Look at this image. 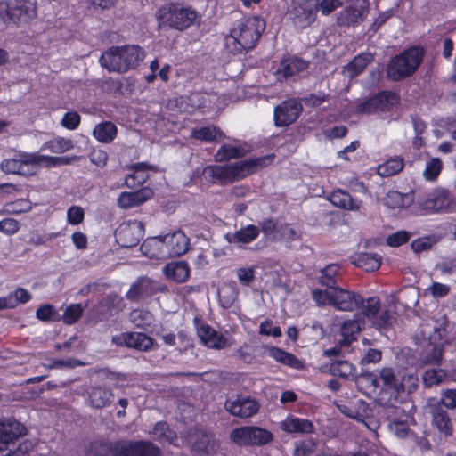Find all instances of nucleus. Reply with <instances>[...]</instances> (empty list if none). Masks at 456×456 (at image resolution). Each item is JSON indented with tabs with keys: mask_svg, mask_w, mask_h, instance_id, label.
<instances>
[{
	"mask_svg": "<svg viewBox=\"0 0 456 456\" xmlns=\"http://www.w3.org/2000/svg\"><path fill=\"white\" fill-rule=\"evenodd\" d=\"M114 400V394L110 388L104 386L92 387L88 391V403L95 409H102Z\"/></svg>",
	"mask_w": 456,
	"mask_h": 456,
	"instance_id": "c756f323",
	"label": "nucleus"
},
{
	"mask_svg": "<svg viewBox=\"0 0 456 456\" xmlns=\"http://www.w3.org/2000/svg\"><path fill=\"white\" fill-rule=\"evenodd\" d=\"M83 312L84 308L81 304H71L64 310L62 321L64 323L71 325L81 317Z\"/></svg>",
	"mask_w": 456,
	"mask_h": 456,
	"instance_id": "bf43d9fd",
	"label": "nucleus"
},
{
	"mask_svg": "<svg viewBox=\"0 0 456 456\" xmlns=\"http://www.w3.org/2000/svg\"><path fill=\"white\" fill-rule=\"evenodd\" d=\"M169 106L176 107L180 112L191 113L205 106L204 95L200 93H192L188 96H180L170 101Z\"/></svg>",
	"mask_w": 456,
	"mask_h": 456,
	"instance_id": "393cba45",
	"label": "nucleus"
},
{
	"mask_svg": "<svg viewBox=\"0 0 456 456\" xmlns=\"http://www.w3.org/2000/svg\"><path fill=\"white\" fill-rule=\"evenodd\" d=\"M143 255L152 259H167L168 253L166 247L164 235L146 239L141 245Z\"/></svg>",
	"mask_w": 456,
	"mask_h": 456,
	"instance_id": "5701e85b",
	"label": "nucleus"
},
{
	"mask_svg": "<svg viewBox=\"0 0 456 456\" xmlns=\"http://www.w3.org/2000/svg\"><path fill=\"white\" fill-rule=\"evenodd\" d=\"M338 266L336 265H327L321 271L319 281L322 286L333 289L336 284V276L338 274Z\"/></svg>",
	"mask_w": 456,
	"mask_h": 456,
	"instance_id": "4d7b16f0",
	"label": "nucleus"
},
{
	"mask_svg": "<svg viewBox=\"0 0 456 456\" xmlns=\"http://www.w3.org/2000/svg\"><path fill=\"white\" fill-rule=\"evenodd\" d=\"M410 194H403L399 191H390L386 198V205L390 208H406L412 201Z\"/></svg>",
	"mask_w": 456,
	"mask_h": 456,
	"instance_id": "864d4df0",
	"label": "nucleus"
},
{
	"mask_svg": "<svg viewBox=\"0 0 456 456\" xmlns=\"http://www.w3.org/2000/svg\"><path fill=\"white\" fill-rule=\"evenodd\" d=\"M402 370L391 367L381 369L376 377L378 382H381L387 389L397 392Z\"/></svg>",
	"mask_w": 456,
	"mask_h": 456,
	"instance_id": "c9c22d12",
	"label": "nucleus"
},
{
	"mask_svg": "<svg viewBox=\"0 0 456 456\" xmlns=\"http://www.w3.org/2000/svg\"><path fill=\"white\" fill-rule=\"evenodd\" d=\"M130 322L137 328L147 329L153 321L152 314L144 309H134L129 314Z\"/></svg>",
	"mask_w": 456,
	"mask_h": 456,
	"instance_id": "a18cd8bd",
	"label": "nucleus"
},
{
	"mask_svg": "<svg viewBox=\"0 0 456 456\" xmlns=\"http://www.w3.org/2000/svg\"><path fill=\"white\" fill-rule=\"evenodd\" d=\"M259 405L256 401L248 396L238 395L226 400L224 409L232 415L239 418H249L258 411Z\"/></svg>",
	"mask_w": 456,
	"mask_h": 456,
	"instance_id": "a211bd4d",
	"label": "nucleus"
},
{
	"mask_svg": "<svg viewBox=\"0 0 456 456\" xmlns=\"http://www.w3.org/2000/svg\"><path fill=\"white\" fill-rule=\"evenodd\" d=\"M417 203L426 212H456V201L452 194L444 189H436L419 197Z\"/></svg>",
	"mask_w": 456,
	"mask_h": 456,
	"instance_id": "1a4fd4ad",
	"label": "nucleus"
},
{
	"mask_svg": "<svg viewBox=\"0 0 456 456\" xmlns=\"http://www.w3.org/2000/svg\"><path fill=\"white\" fill-rule=\"evenodd\" d=\"M273 155H267L224 167H209L206 169V172H208L213 178H216L222 183L232 182L244 178L258 168L267 166L273 161Z\"/></svg>",
	"mask_w": 456,
	"mask_h": 456,
	"instance_id": "20e7f679",
	"label": "nucleus"
},
{
	"mask_svg": "<svg viewBox=\"0 0 456 456\" xmlns=\"http://www.w3.org/2000/svg\"><path fill=\"white\" fill-rule=\"evenodd\" d=\"M265 28V20L257 16L241 20L225 37V46L235 54L251 50Z\"/></svg>",
	"mask_w": 456,
	"mask_h": 456,
	"instance_id": "f257e3e1",
	"label": "nucleus"
},
{
	"mask_svg": "<svg viewBox=\"0 0 456 456\" xmlns=\"http://www.w3.org/2000/svg\"><path fill=\"white\" fill-rule=\"evenodd\" d=\"M362 328V322L359 320H347L344 322L340 330L342 339L339 340V343L344 346H349L355 339V335L361 331Z\"/></svg>",
	"mask_w": 456,
	"mask_h": 456,
	"instance_id": "58836bf2",
	"label": "nucleus"
},
{
	"mask_svg": "<svg viewBox=\"0 0 456 456\" xmlns=\"http://www.w3.org/2000/svg\"><path fill=\"white\" fill-rule=\"evenodd\" d=\"M303 111L302 103L297 99H288L275 107L273 112L276 126H287L293 124Z\"/></svg>",
	"mask_w": 456,
	"mask_h": 456,
	"instance_id": "2eb2a0df",
	"label": "nucleus"
},
{
	"mask_svg": "<svg viewBox=\"0 0 456 456\" xmlns=\"http://www.w3.org/2000/svg\"><path fill=\"white\" fill-rule=\"evenodd\" d=\"M312 294L314 300L318 305H332L333 289L329 288L325 290L314 289Z\"/></svg>",
	"mask_w": 456,
	"mask_h": 456,
	"instance_id": "e2e57ef3",
	"label": "nucleus"
},
{
	"mask_svg": "<svg viewBox=\"0 0 456 456\" xmlns=\"http://www.w3.org/2000/svg\"><path fill=\"white\" fill-rule=\"evenodd\" d=\"M308 67V62L297 57H289L281 61L279 69L277 70L278 76H282L287 79L297 73H299Z\"/></svg>",
	"mask_w": 456,
	"mask_h": 456,
	"instance_id": "7c9ffc66",
	"label": "nucleus"
},
{
	"mask_svg": "<svg viewBox=\"0 0 456 456\" xmlns=\"http://www.w3.org/2000/svg\"><path fill=\"white\" fill-rule=\"evenodd\" d=\"M162 290L163 289L152 280L147 277H141L132 284L126 293V298L131 301H138Z\"/></svg>",
	"mask_w": 456,
	"mask_h": 456,
	"instance_id": "4be33fe9",
	"label": "nucleus"
},
{
	"mask_svg": "<svg viewBox=\"0 0 456 456\" xmlns=\"http://www.w3.org/2000/svg\"><path fill=\"white\" fill-rule=\"evenodd\" d=\"M330 200L334 206L343 209L357 210L359 208L351 195L343 190L334 191L330 197Z\"/></svg>",
	"mask_w": 456,
	"mask_h": 456,
	"instance_id": "79ce46f5",
	"label": "nucleus"
},
{
	"mask_svg": "<svg viewBox=\"0 0 456 456\" xmlns=\"http://www.w3.org/2000/svg\"><path fill=\"white\" fill-rule=\"evenodd\" d=\"M319 0H293L291 15L294 24L300 28L310 26L316 19Z\"/></svg>",
	"mask_w": 456,
	"mask_h": 456,
	"instance_id": "9b49d317",
	"label": "nucleus"
},
{
	"mask_svg": "<svg viewBox=\"0 0 456 456\" xmlns=\"http://www.w3.org/2000/svg\"><path fill=\"white\" fill-rule=\"evenodd\" d=\"M246 150L238 144H224L216 154L219 161H226L231 159L240 158L246 153Z\"/></svg>",
	"mask_w": 456,
	"mask_h": 456,
	"instance_id": "49530a36",
	"label": "nucleus"
},
{
	"mask_svg": "<svg viewBox=\"0 0 456 456\" xmlns=\"http://www.w3.org/2000/svg\"><path fill=\"white\" fill-rule=\"evenodd\" d=\"M442 168V162L439 159H431L426 166L423 175L428 180H433L437 177Z\"/></svg>",
	"mask_w": 456,
	"mask_h": 456,
	"instance_id": "0e129e2a",
	"label": "nucleus"
},
{
	"mask_svg": "<svg viewBox=\"0 0 456 456\" xmlns=\"http://www.w3.org/2000/svg\"><path fill=\"white\" fill-rule=\"evenodd\" d=\"M143 231V224L139 221L123 222L115 231L116 241L123 248L134 247L142 238Z\"/></svg>",
	"mask_w": 456,
	"mask_h": 456,
	"instance_id": "4468645a",
	"label": "nucleus"
},
{
	"mask_svg": "<svg viewBox=\"0 0 456 456\" xmlns=\"http://www.w3.org/2000/svg\"><path fill=\"white\" fill-rule=\"evenodd\" d=\"M144 59V51L138 45L111 46L102 53L100 64L110 72L125 73L135 69Z\"/></svg>",
	"mask_w": 456,
	"mask_h": 456,
	"instance_id": "7ed1b4c3",
	"label": "nucleus"
},
{
	"mask_svg": "<svg viewBox=\"0 0 456 456\" xmlns=\"http://www.w3.org/2000/svg\"><path fill=\"white\" fill-rule=\"evenodd\" d=\"M31 206L29 201L26 200H19L15 202H11L5 205V209L4 212L9 214H18L22 212H27L30 210Z\"/></svg>",
	"mask_w": 456,
	"mask_h": 456,
	"instance_id": "69168bd1",
	"label": "nucleus"
},
{
	"mask_svg": "<svg viewBox=\"0 0 456 456\" xmlns=\"http://www.w3.org/2000/svg\"><path fill=\"white\" fill-rule=\"evenodd\" d=\"M404 167V160L402 157L396 156L380 164L377 172L382 177H389L400 173Z\"/></svg>",
	"mask_w": 456,
	"mask_h": 456,
	"instance_id": "ea45409f",
	"label": "nucleus"
},
{
	"mask_svg": "<svg viewBox=\"0 0 456 456\" xmlns=\"http://www.w3.org/2000/svg\"><path fill=\"white\" fill-rule=\"evenodd\" d=\"M223 136V133L216 126L193 128L191 132V137L208 142L216 141Z\"/></svg>",
	"mask_w": 456,
	"mask_h": 456,
	"instance_id": "8fccbe9b",
	"label": "nucleus"
},
{
	"mask_svg": "<svg viewBox=\"0 0 456 456\" xmlns=\"http://www.w3.org/2000/svg\"><path fill=\"white\" fill-rule=\"evenodd\" d=\"M362 297L348 289L333 288L332 306L339 311L353 312L360 307Z\"/></svg>",
	"mask_w": 456,
	"mask_h": 456,
	"instance_id": "aec40b11",
	"label": "nucleus"
},
{
	"mask_svg": "<svg viewBox=\"0 0 456 456\" xmlns=\"http://www.w3.org/2000/svg\"><path fill=\"white\" fill-rule=\"evenodd\" d=\"M268 354L277 362H280L288 366L293 367L295 369H301L303 367L302 362L298 360L294 354L285 352L284 350L278 347L273 346L268 348Z\"/></svg>",
	"mask_w": 456,
	"mask_h": 456,
	"instance_id": "a19ab883",
	"label": "nucleus"
},
{
	"mask_svg": "<svg viewBox=\"0 0 456 456\" xmlns=\"http://www.w3.org/2000/svg\"><path fill=\"white\" fill-rule=\"evenodd\" d=\"M429 329L428 326L425 330ZM434 335H428L427 331H423V336L430 341L431 347L421 357V362L425 365H439L443 358V348L436 346V341H439L444 336L445 330L440 328L433 327Z\"/></svg>",
	"mask_w": 456,
	"mask_h": 456,
	"instance_id": "412c9836",
	"label": "nucleus"
},
{
	"mask_svg": "<svg viewBox=\"0 0 456 456\" xmlns=\"http://www.w3.org/2000/svg\"><path fill=\"white\" fill-rule=\"evenodd\" d=\"M419 384L418 376L405 370H402L401 378L398 384V390L396 393L406 392L408 394L416 390Z\"/></svg>",
	"mask_w": 456,
	"mask_h": 456,
	"instance_id": "de8ad7c7",
	"label": "nucleus"
},
{
	"mask_svg": "<svg viewBox=\"0 0 456 456\" xmlns=\"http://www.w3.org/2000/svg\"><path fill=\"white\" fill-rule=\"evenodd\" d=\"M197 335L200 341L209 348L222 349L227 346L226 338L208 324L199 326Z\"/></svg>",
	"mask_w": 456,
	"mask_h": 456,
	"instance_id": "bb28decb",
	"label": "nucleus"
},
{
	"mask_svg": "<svg viewBox=\"0 0 456 456\" xmlns=\"http://www.w3.org/2000/svg\"><path fill=\"white\" fill-rule=\"evenodd\" d=\"M116 443L111 444L104 440L92 442L87 449V456H115L114 447Z\"/></svg>",
	"mask_w": 456,
	"mask_h": 456,
	"instance_id": "37998d69",
	"label": "nucleus"
},
{
	"mask_svg": "<svg viewBox=\"0 0 456 456\" xmlns=\"http://www.w3.org/2000/svg\"><path fill=\"white\" fill-rule=\"evenodd\" d=\"M37 0L0 1V21L4 24L28 23L37 16Z\"/></svg>",
	"mask_w": 456,
	"mask_h": 456,
	"instance_id": "0eeeda50",
	"label": "nucleus"
},
{
	"mask_svg": "<svg viewBox=\"0 0 456 456\" xmlns=\"http://www.w3.org/2000/svg\"><path fill=\"white\" fill-rule=\"evenodd\" d=\"M352 263L366 272H373L379 268L381 256L376 253L361 252L353 256Z\"/></svg>",
	"mask_w": 456,
	"mask_h": 456,
	"instance_id": "72a5a7b5",
	"label": "nucleus"
},
{
	"mask_svg": "<svg viewBox=\"0 0 456 456\" xmlns=\"http://www.w3.org/2000/svg\"><path fill=\"white\" fill-rule=\"evenodd\" d=\"M398 102L396 94L390 91L379 93L357 106V112L361 114H371L379 111H387Z\"/></svg>",
	"mask_w": 456,
	"mask_h": 456,
	"instance_id": "f8f14e48",
	"label": "nucleus"
},
{
	"mask_svg": "<svg viewBox=\"0 0 456 456\" xmlns=\"http://www.w3.org/2000/svg\"><path fill=\"white\" fill-rule=\"evenodd\" d=\"M360 306H362L363 315L370 320L375 327L380 329L390 324V313L388 310L380 309V300L377 297L362 298Z\"/></svg>",
	"mask_w": 456,
	"mask_h": 456,
	"instance_id": "dca6fc26",
	"label": "nucleus"
},
{
	"mask_svg": "<svg viewBox=\"0 0 456 456\" xmlns=\"http://www.w3.org/2000/svg\"><path fill=\"white\" fill-rule=\"evenodd\" d=\"M424 50L411 47L393 57L387 68V75L393 81L402 80L412 75L423 61Z\"/></svg>",
	"mask_w": 456,
	"mask_h": 456,
	"instance_id": "423d86ee",
	"label": "nucleus"
},
{
	"mask_svg": "<svg viewBox=\"0 0 456 456\" xmlns=\"http://www.w3.org/2000/svg\"><path fill=\"white\" fill-rule=\"evenodd\" d=\"M132 168L134 169V174L129 175L126 178V185L128 188H135L142 184L148 179V175L145 171L149 167L146 163L142 162L134 164Z\"/></svg>",
	"mask_w": 456,
	"mask_h": 456,
	"instance_id": "c03bdc74",
	"label": "nucleus"
},
{
	"mask_svg": "<svg viewBox=\"0 0 456 456\" xmlns=\"http://www.w3.org/2000/svg\"><path fill=\"white\" fill-rule=\"evenodd\" d=\"M93 135L101 142L110 143L117 135V127L112 122L105 121L95 126Z\"/></svg>",
	"mask_w": 456,
	"mask_h": 456,
	"instance_id": "e433bc0d",
	"label": "nucleus"
},
{
	"mask_svg": "<svg viewBox=\"0 0 456 456\" xmlns=\"http://www.w3.org/2000/svg\"><path fill=\"white\" fill-rule=\"evenodd\" d=\"M219 300L224 308H229L238 297V290L233 283L225 284L218 290Z\"/></svg>",
	"mask_w": 456,
	"mask_h": 456,
	"instance_id": "3c124183",
	"label": "nucleus"
},
{
	"mask_svg": "<svg viewBox=\"0 0 456 456\" xmlns=\"http://www.w3.org/2000/svg\"><path fill=\"white\" fill-rule=\"evenodd\" d=\"M432 421L437 429L445 436H451L453 432V426L449 413L441 406H436L432 411Z\"/></svg>",
	"mask_w": 456,
	"mask_h": 456,
	"instance_id": "473e14b6",
	"label": "nucleus"
},
{
	"mask_svg": "<svg viewBox=\"0 0 456 456\" xmlns=\"http://www.w3.org/2000/svg\"><path fill=\"white\" fill-rule=\"evenodd\" d=\"M151 435L159 443L175 444V441L177 439L176 433L165 421L157 422L151 431Z\"/></svg>",
	"mask_w": 456,
	"mask_h": 456,
	"instance_id": "4c0bfd02",
	"label": "nucleus"
},
{
	"mask_svg": "<svg viewBox=\"0 0 456 456\" xmlns=\"http://www.w3.org/2000/svg\"><path fill=\"white\" fill-rule=\"evenodd\" d=\"M229 438L238 446H262L273 440V435L260 427L244 426L232 429Z\"/></svg>",
	"mask_w": 456,
	"mask_h": 456,
	"instance_id": "6e6552de",
	"label": "nucleus"
},
{
	"mask_svg": "<svg viewBox=\"0 0 456 456\" xmlns=\"http://www.w3.org/2000/svg\"><path fill=\"white\" fill-rule=\"evenodd\" d=\"M329 94L323 92H318L317 94H311L302 99V102L307 106L316 108L321 106L327 99Z\"/></svg>",
	"mask_w": 456,
	"mask_h": 456,
	"instance_id": "338daca9",
	"label": "nucleus"
},
{
	"mask_svg": "<svg viewBox=\"0 0 456 456\" xmlns=\"http://www.w3.org/2000/svg\"><path fill=\"white\" fill-rule=\"evenodd\" d=\"M164 273L168 280L182 283L188 280L190 267L184 261L171 262L164 267Z\"/></svg>",
	"mask_w": 456,
	"mask_h": 456,
	"instance_id": "2f4dec72",
	"label": "nucleus"
},
{
	"mask_svg": "<svg viewBox=\"0 0 456 456\" xmlns=\"http://www.w3.org/2000/svg\"><path fill=\"white\" fill-rule=\"evenodd\" d=\"M111 343L118 346H126L141 352H149L155 347L152 338L142 332H123L111 338Z\"/></svg>",
	"mask_w": 456,
	"mask_h": 456,
	"instance_id": "ddd939ff",
	"label": "nucleus"
},
{
	"mask_svg": "<svg viewBox=\"0 0 456 456\" xmlns=\"http://www.w3.org/2000/svg\"><path fill=\"white\" fill-rule=\"evenodd\" d=\"M1 169L4 173L26 175L27 170L23 168L20 159H8L4 160L1 165Z\"/></svg>",
	"mask_w": 456,
	"mask_h": 456,
	"instance_id": "052dcab7",
	"label": "nucleus"
},
{
	"mask_svg": "<svg viewBox=\"0 0 456 456\" xmlns=\"http://www.w3.org/2000/svg\"><path fill=\"white\" fill-rule=\"evenodd\" d=\"M84 209L79 206H72L67 211V219L70 224L77 225L83 222Z\"/></svg>",
	"mask_w": 456,
	"mask_h": 456,
	"instance_id": "774afa93",
	"label": "nucleus"
},
{
	"mask_svg": "<svg viewBox=\"0 0 456 456\" xmlns=\"http://www.w3.org/2000/svg\"><path fill=\"white\" fill-rule=\"evenodd\" d=\"M317 443L314 438H307L295 444L293 456H310L316 449Z\"/></svg>",
	"mask_w": 456,
	"mask_h": 456,
	"instance_id": "13d9d810",
	"label": "nucleus"
},
{
	"mask_svg": "<svg viewBox=\"0 0 456 456\" xmlns=\"http://www.w3.org/2000/svg\"><path fill=\"white\" fill-rule=\"evenodd\" d=\"M152 195L153 192L151 189L148 187L133 192L125 191L119 195L118 203L121 208H130L144 203L150 200Z\"/></svg>",
	"mask_w": 456,
	"mask_h": 456,
	"instance_id": "c85d7f7f",
	"label": "nucleus"
},
{
	"mask_svg": "<svg viewBox=\"0 0 456 456\" xmlns=\"http://www.w3.org/2000/svg\"><path fill=\"white\" fill-rule=\"evenodd\" d=\"M115 456H161L160 449L148 441H118Z\"/></svg>",
	"mask_w": 456,
	"mask_h": 456,
	"instance_id": "9d476101",
	"label": "nucleus"
},
{
	"mask_svg": "<svg viewBox=\"0 0 456 456\" xmlns=\"http://www.w3.org/2000/svg\"><path fill=\"white\" fill-rule=\"evenodd\" d=\"M368 12L366 0H354L352 4L342 10L338 17L340 26H355L361 23Z\"/></svg>",
	"mask_w": 456,
	"mask_h": 456,
	"instance_id": "6ab92c4d",
	"label": "nucleus"
},
{
	"mask_svg": "<svg viewBox=\"0 0 456 456\" xmlns=\"http://www.w3.org/2000/svg\"><path fill=\"white\" fill-rule=\"evenodd\" d=\"M445 379L446 373L442 369H428L422 375L423 383L429 387L441 384Z\"/></svg>",
	"mask_w": 456,
	"mask_h": 456,
	"instance_id": "6e6d98bb",
	"label": "nucleus"
},
{
	"mask_svg": "<svg viewBox=\"0 0 456 456\" xmlns=\"http://www.w3.org/2000/svg\"><path fill=\"white\" fill-rule=\"evenodd\" d=\"M373 56L370 53H362L355 56L354 60L344 67V74L349 78H354L361 74L366 66L372 61Z\"/></svg>",
	"mask_w": 456,
	"mask_h": 456,
	"instance_id": "f704fd0d",
	"label": "nucleus"
},
{
	"mask_svg": "<svg viewBox=\"0 0 456 456\" xmlns=\"http://www.w3.org/2000/svg\"><path fill=\"white\" fill-rule=\"evenodd\" d=\"M162 340L166 345L168 346H175L177 344L181 345L182 347L177 348L178 354H182L185 352L189 347H191V340L187 338V336L183 332H179L177 335L173 333H167L161 336Z\"/></svg>",
	"mask_w": 456,
	"mask_h": 456,
	"instance_id": "09e8293b",
	"label": "nucleus"
},
{
	"mask_svg": "<svg viewBox=\"0 0 456 456\" xmlns=\"http://www.w3.org/2000/svg\"><path fill=\"white\" fill-rule=\"evenodd\" d=\"M389 429L399 438L411 437L408 423L404 420L394 419L389 424Z\"/></svg>",
	"mask_w": 456,
	"mask_h": 456,
	"instance_id": "680f3d73",
	"label": "nucleus"
},
{
	"mask_svg": "<svg viewBox=\"0 0 456 456\" xmlns=\"http://www.w3.org/2000/svg\"><path fill=\"white\" fill-rule=\"evenodd\" d=\"M26 428L12 419L0 421V456H25L34 444L24 438Z\"/></svg>",
	"mask_w": 456,
	"mask_h": 456,
	"instance_id": "f03ea898",
	"label": "nucleus"
},
{
	"mask_svg": "<svg viewBox=\"0 0 456 456\" xmlns=\"http://www.w3.org/2000/svg\"><path fill=\"white\" fill-rule=\"evenodd\" d=\"M168 257L183 255L189 247V239L180 230L164 235Z\"/></svg>",
	"mask_w": 456,
	"mask_h": 456,
	"instance_id": "b1692460",
	"label": "nucleus"
},
{
	"mask_svg": "<svg viewBox=\"0 0 456 456\" xmlns=\"http://www.w3.org/2000/svg\"><path fill=\"white\" fill-rule=\"evenodd\" d=\"M260 233V228L254 224H248L241 227L235 232H229L224 235V239L230 244H236L239 246L249 244L254 241Z\"/></svg>",
	"mask_w": 456,
	"mask_h": 456,
	"instance_id": "cd10ccee",
	"label": "nucleus"
},
{
	"mask_svg": "<svg viewBox=\"0 0 456 456\" xmlns=\"http://www.w3.org/2000/svg\"><path fill=\"white\" fill-rule=\"evenodd\" d=\"M280 427L283 431L289 434L308 435L314 432V426L311 420L294 415H289L280 423Z\"/></svg>",
	"mask_w": 456,
	"mask_h": 456,
	"instance_id": "a878e982",
	"label": "nucleus"
},
{
	"mask_svg": "<svg viewBox=\"0 0 456 456\" xmlns=\"http://www.w3.org/2000/svg\"><path fill=\"white\" fill-rule=\"evenodd\" d=\"M160 24L174 29L183 31L200 22V14L190 6L181 4H170L159 10Z\"/></svg>",
	"mask_w": 456,
	"mask_h": 456,
	"instance_id": "39448f33",
	"label": "nucleus"
},
{
	"mask_svg": "<svg viewBox=\"0 0 456 456\" xmlns=\"http://www.w3.org/2000/svg\"><path fill=\"white\" fill-rule=\"evenodd\" d=\"M185 443L195 452L211 453L218 447L217 442L210 433L202 430L190 429Z\"/></svg>",
	"mask_w": 456,
	"mask_h": 456,
	"instance_id": "f3484780",
	"label": "nucleus"
},
{
	"mask_svg": "<svg viewBox=\"0 0 456 456\" xmlns=\"http://www.w3.org/2000/svg\"><path fill=\"white\" fill-rule=\"evenodd\" d=\"M74 147L73 142L70 139L58 137L45 142L42 149L49 150L53 153H63L71 150Z\"/></svg>",
	"mask_w": 456,
	"mask_h": 456,
	"instance_id": "603ef678",
	"label": "nucleus"
},
{
	"mask_svg": "<svg viewBox=\"0 0 456 456\" xmlns=\"http://www.w3.org/2000/svg\"><path fill=\"white\" fill-rule=\"evenodd\" d=\"M330 370L334 376L349 379L354 376L355 368L347 361H337L330 364Z\"/></svg>",
	"mask_w": 456,
	"mask_h": 456,
	"instance_id": "5fc2aeb1",
	"label": "nucleus"
}]
</instances>
